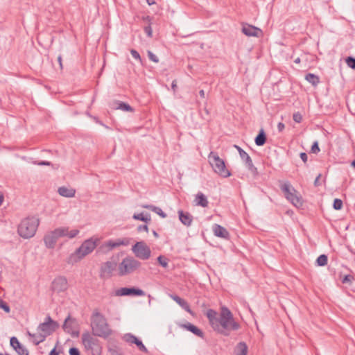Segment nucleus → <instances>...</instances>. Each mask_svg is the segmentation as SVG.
Returning <instances> with one entry per match:
<instances>
[{
  "instance_id": "obj_33",
  "label": "nucleus",
  "mask_w": 355,
  "mask_h": 355,
  "mask_svg": "<svg viewBox=\"0 0 355 355\" xmlns=\"http://www.w3.org/2000/svg\"><path fill=\"white\" fill-rule=\"evenodd\" d=\"M132 218L135 220H141L146 223H148L150 221V217L149 214H146L144 216L143 213L140 214H135L132 216Z\"/></svg>"
},
{
  "instance_id": "obj_38",
  "label": "nucleus",
  "mask_w": 355,
  "mask_h": 355,
  "mask_svg": "<svg viewBox=\"0 0 355 355\" xmlns=\"http://www.w3.org/2000/svg\"><path fill=\"white\" fill-rule=\"evenodd\" d=\"M347 66L355 69V58L353 57H347L345 60Z\"/></svg>"
},
{
  "instance_id": "obj_32",
  "label": "nucleus",
  "mask_w": 355,
  "mask_h": 355,
  "mask_svg": "<svg viewBox=\"0 0 355 355\" xmlns=\"http://www.w3.org/2000/svg\"><path fill=\"white\" fill-rule=\"evenodd\" d=\"M281 190L284 193L285 196H288L289 193L293 191L296 192V190L288 182L282 184L280 186Z\"/></svg>"
},
{
  "instance_id": "obj_9",
  "label": "nucleus",
  "mask_w": 355,
  "mask_h": 355,
  "mask_svg": "<svg viewBox=\"0 0 355 355\" xmlns=\"http://www.w3.org/2000/svg\"><path fill=\"white\" fill-rule=\"evenodd\" d=\"M132 250L135 256L141 260L148 259L151 254L150 248L144 241L137 242L132 246Z\"/></svg>"
},
{
  "instance_id": "obj_42",
  "label": "nucleus",
  "mask_w": 355,
  "mask_h": 355,
  "mask_svg": "<svg viewBox=\"0 0 355 355\" xmlns=\"http://www.w3.org/2000/svg\"><path fill=\"white\" fill-rule=\"evenodd\" d=\"M135 345L138 347V348L145 352V353H147L148 352V349L147 348L145 347V345L143 344V343L139 340V339L137 340V341L135 343Z\"/></svg>"
},
{
  "instance_id": "obj_53",
  "label": "nucleus",
  "mask_w": 355,
  "mask_h": 355,
  "mask_svg": "<svg viewBox=\"0 0 355 355\" xmlns=\"http://www.w3.org/2000/svg\"><path fill=\"white\" fill-rule=\"evenodd\" d=\"M285 128V125L283 123H279L277 125V129L279 132H282Z\"/></svg>"
},
{
  "instance_id": "obj_39",
  "label": "nucleus",
  "mask_w": 355,
  "mask_h": 355,
  "mask_svg": "<svg viewBox=\"0 0 355 355\" xmlns=\"http://www.w3.org/2000/svg\"><path fill=\"white\" fill-rule=\"evenodd\" d=\"M0 308L2 309L6 313H9L10 311V306L1 297H0Z\"/></svg>"
},
{
  "instance_id": "obj_59",
  "label": "nucleus",
  "mask_w": 355,
  "mask_h": 355,
  "mask_svg": "<svg viewBox=\"0 0 355 355\" xmlns=\"http://www.w3.org/2000/svg\"><path fill=\"white\" fill-rule=\"evenodd\" d=\"M146 2L149 5V6H151V5H153L155 3V0H146Z\"/></svg>"
},
{
  "instance_id": "obj_60",
  "label": "nucleus",
  "mask_w": 355,
  "mask_h": 355,
  "mask_svg": "<svg viewBox=\"0 0 355 355\" xmlns=\"http://www.w3.org/2000/svg\"><path fill=\"white\" fill-rule=\"evenodd\" d=\"M153 236L155 238H158L159 237V234H158V233L155 230H153Z\"/></svg>"
},
{
  "instance_id": "obj_11",
  "label": "nucleus",
  "mask_w": 355,
  "mask_h": 355,
  "mask_svg": "<svg viewBox=\"0 0 355 355\" xmlns=\"http://www.w3.org/2000/svg\"><path fill=\"white\" fill-rule=\"evenodd\" d=\"M51 288L58 293L64 292L68 288V282L65 277L59 276L54 279L51 284Z\"/></svg>"
},
{
  "instance_id": "obj_26",
  "label": "nucleus",
  "mask_w": 355,
  "mask_h": 355,
  "mask_svg": "<svg viewBox=\"0 0 355 355\" xmlns=\"http://www.w3.org/2000/svg\"><path fill=\"white\" fill-rule=\"evenodd\" d=\"M296 192L289 193L288 196H286V199L288 200L293 205L297 207L301 206L302 205L301 198H299L296 194Z\"/></svg>"
},
{
  "instance_id": "obj_44",
  "label": "nucleus",
  "mask_w": 355,
  "mask_h": 355,
  "mask_svg": "<svg viewBox=\"0 0 355 355\" xmlns=\"http://www.w3.org/2000/svg\"><path fill=\"white\" fill-rule=\"evenodd\" d=\"M130 53L132 55V56L137 60L139 62H142V60H141V58L139 55V53L135 49H131L130 50Z\"/></svg>"
},
{
  "instance_id": "obj_61",
  "label": "nucleus",
  "mask_w": 355,
  "mask_h": 355,
  "mask_svg": "<svg viewBox=\"0 0 355 355\" xmlns=\"http://www.w3.org/2000/svg\"><path fill=\"white\" fill-rule=\"evenodd\" d=\"M300 61H301V60H300V58H295V59L294 60V62H295V63H296V64H299V63H300Z\"/></svg>"
},
{
  "instance_id": "obj_48",
  "label": "nucleus",
  "mask_w": 355,
  "mask_h": 355,
  "mask_svg": "<svg viewBox=\"0 0 355 355\" xmlns=\"http://www.w3.org/2000/svg\"><path fill=\"white\" fill-rule=\"evenodd\" d=\"M69 354L70 355H80L79 349L76 347H71L69 350Z\"/></svg>"
},
{
  "instance_id": "obj_25",
  "label": "nucleus",
  "mask_w": 355,
  "mask_h": 355,
  "mask_svg": "<svg viewBox=\"0 0 355 355\" xmlns=\"http://www.w3.org/2000/svg\"><path fill=\"white\" fill-rule=\"evenodd\" d=\"M182 327L188 331L192 332L196 336H198L200 338H203L204 336V333L202 331L190 322H187V324H183Z\"/></svg>"
},
{
  "instance_id": "obj_52",
  "label": "nucleus",
  "mask_w": 355,
  "mask_h": 355,
  "mask_svg": "<svg viewBox=\"0 0 355 355\" xmlns=\"http://www.w3.org/2000/svg\"><path fill=\"white\" fill-rule=\"evenodd\" d=\"M320 177H321V174H319V175L316 177V178H315V181H314V185H315V187H318V186H319V185L320 184V182H319V180H320Z\"/></svg>"
},
{
  "instance_id": "obj_51",
  "label": "nucleus",
  "mask_w": 355,
  "mask_h": 355,
  "mask_svg": "<svg viewBox=\"0 0 355 355\" xmlns=\"http://www.w3.org/2000/svg\"><path fill=\"white\" fill-rule=\"evenodd\" d=\"M300 158L302 159V160L304 163H306V162H307L308 156H307L306 153H301L300 154Z\"/></svg>"
},
{
  "instance_id": "obj_7",
  "label": "nucleus",
  "mask_w": 355,
  "mask_h": 355,
  "mask_svg": "<svg viewBox=\"0 0 355 355\" xmlns=\"http://www.w3.org/2000/svg\"><path fill=\"white\" fill-rule=\"evenodd\" d=\"M141 266V263L132 257H126L118 266L120 276H125L134 272Z\"/></svg>"
},
{
  "instance_id": "obj_34",
  "label": "nucleus",
  "mask_w": 355,
  "mask_h": 355,
  "mask_svg": "<svg viewBox=\"0 0 355 355\" xmlns=\"http://www.w3.org/2000/svg\"><path fill=\"white\" fill-rule=\"evenodd\" d=\"M327 256L325 254H321L316 259V263L319 266H324L327 264Z\"/></svg>"
},
{
  "instance_id": "obj_62",
  "label": "nucleus",
  "mask_w": 355,
  "mask_h": 355,
  "mask_svg": "<svg viewBox=\"0 0 355 355\" xmlns=\"http://www.w3.org/2000/svg\"><path fill=\"white\" fill-rule=\"evenodd\" d=\"M3 200V195L0 193V205H1Z\"/></svg>"
},
{
  "instance_id": "obj_17",
  "label": "nucleus",
  "mask_w": 355,
  "mask_h": 355,
  "mask_svg": "<svg viewBox=\"0 0 355 355\" xmlns=\"http://www.w3.org/2000/svg\"><path fill=\"white\" fill-rule=\"evenodd\" d=\"M59 236L57 233H55V230L51 232L50 233L45 235L44 238L45 245L48 248H53L57 242V240L59 239Z\"/></svg>"
},
{
  "instance_id": "obj_1",
  "label": "nucleus",
  "mask_w": 355,
  "mask_h": 355,
  "mask_svg": "<svg viewBox=\"0 0 355 355\" xmlns=\"http://www.w3.org/2000/svg\"><path fill=\"white\" fill-rule=\"evenodd\" d=\"M209 322L212 329L218 334L229 336L231 331L240 329V324L236 322L232 313L226 306H222L219 315L214 309H208L206 313Z\"/></svg>"
},
{
  "instance_id": "obj_54",
  "label": "nucleus",
  "mask_w": 355,
  "mask_h": 355,
  "mask_svg": "<svg viewBox=\"0 0 355 355\" xmlns=\"http://www.w3.org/2000/svg\"><path fill=\"white\" fill-rule=\"evenodd\" d=\"M171 88L173 90V92L176 91V89H177V82H176L175 80L172 82Z\"/></svg>"
},
{
  "instance_id": "obj_22",
  "label": "nucleus",
  "mask_w": 355,
  "mask_h": 355,
  "mask_svg": "<svg viewBox=\"0 0 355 355\" xmlns=\"http://www.w3.org/2000/svg\"><path fill=\"white\" fill-rule=\"evenodd\" d=\"M179 219L182 224L189 227L193 221V216L189 212H184L182 210L178 211Z\"/></svg>"
},
{
  "instance_id": "obj_24",
  "label": "nucleus",
  "mask_w": 355,
  "mask_h": 355,
  "mask_svg": "<svg viewBox=\"0 0 355 355\" xmlns=\"http://www.w3.org/2000/svg\"><path fill=\"white\" fill-rule=\"evenodd\" d=\"M58 193L66 198H73L76 194V189L72 188H67L66 187H60L58 189Z\"/></svg>"
},
{
  "instance_id": "obj_8",
  "label": "nucleus",
  "mask_w": 355,
  "mask_h": 355,
  "mask_svg": "<svg viewBox=\"0 0 355 355\" xmlns=\"http://www.w3.org/2000/svg\"><path fill=\"white\" fill-rule=\"evenodd\" d=\"M58 327L59 324L48 315L45 318L44 322L39 324L37 331L46 337L52 334Z\"/></svg>"
},
{
  "instance_id": "obj_50",
  "label": "nucleus",
  "mask_w": 355,
  "mask_h": 355,
  "mask_svg": "<svg viewBox=\"0 0 355 355\" xmlns=\"http://www.w3.org/2000/svg\"><path fill=\"white\" fill-rule=\"evenodd\" d=\"M34 164L39 165V166H51V163L48 161L35 162Z\"/></svg>"
},
{
  "instance_id": "obj_10",
  "label": "nucleus",
  "mask_w": 355,
  "mask_h": 355,
  "mask_svg": "<svg viewBox=\"0 0 355 355\" xmlns=\"http://www.w3.org/2000/svg\"><path fill=\"white\" fill-rule=\"evenodd\" d=\"M62 328L65 332L71 335L72 337L79 336L78 324L75 318L69 315L64 320Z\"/></svg>"
},
{
  "instance_id": "obj_47",
  "label": "nucleus",
  "mask_w": 355,
  "mask_h": 355,
  "mask_svg": "<svg viewBox=\"0 0 355 355\" xmlns=\"http://www.w3.org/2000/svg\"><path fill=\"white\" fill-rule=\"evenodd\" d=\"M293 119L295 122L300 123L302 120V116L299 112H297L293 114Z\"/></svg>"
},
{
  "instance_id": "obj_41",
  "label": "nucleus",
  "mask_w": 355,
  "mask_h": 355,
  "mask_svg": "<svg viewBox=\"0 0 355 355\" xmlns=\"http://www.w3.org/2000/svg\"><path fill=\"white\" fill-rule=\"evenodd\" d=\"M147 53H148V58L151 61H153L155 63H157L159 62V59H158L157 56L155 55L151 51H148Z\"/></svg>"
},
{
  "instance_id": "obj_19",
  "label": "nucleus",
  "mask_w": 355,
  "mask_h": 355,
  "mask_svg": "<svg viewBox=\"0 0 355 355\" xmlns=\"http://www.w3.org/2000/svg\"><path fill=\"white\" fill-rule=\"evenodd\" d=\"M212 230L214 232V234L220 238L229 239L230 238V233L223 226L214 224L212 227Z\"/></svg>"
},
{
  "instance_id": "obj_21",
  "label": "nucleus",
  "mask_w": 355,
  "mask_h": 355,
  "mask_svg": "<svg viewBox=\"0 0 355 355\" xmlns=\"http://www.w3.org/2000/svg\"><path fill=\"white\" fill-rule=\"evenodd\" d=\"M171 299H173L177 304H178L184 310L190 314H193L191 309H190L189 304L188 302L176 295H171Z\"/></svg>"
},
{
  "instance_id": "obj_15",
  "label": "nucleus",
  "mask_w": 355,
  "mask_h": 355,
  "mask_svg": "<svg viewBox=\"0 0 355 355\" xmlns=\"http://www.w3.org/2000/svg\"><path fill=\"white\" fill-rule=\"evenodd\" d=\"M242 33L249 37H259L262 34V31L252 25L245 24L242 27Z\"/></svg>"
},
{
  "instance_id": "obj_27",
  "label": "nucleus",
  "mask_w": 355,
  "mask_h": 355,
  "mask_svg": "<svg viewBox=\"0 0 355 355\" xmlns=\"http://www.w3.org/2000/svg\"><path fill=\"white\" fill-rule=\"evenodd\" d=\"M257 146H261L266 144V135L263 129H261L254 139Z\"/></svg>"
},
{
  "instance_id": "obj_3",
  "label": "nucleus",
  "mask_w": 355,
  "mask_h": 355,
  "mask_svg": "<svg viewBox=\"0 0 355 355\" xmlns=\"http://www.w3.org/2000/svg\"><path fill=\"white\" fill-rule=\"evenodd\" d=\"M39 225V220L35 217H27L23 219L18 225L17 232L24 239L33 237Z\"/></svg>"
},
{
  "instance_id": "obj_18",
  "label": "nucleus",
  "mask_w": 355,
  "mask_h": 355,
  "mask_svg": "<svg viewBox=\"0 0 355 355\" xmlns=\"http://www.w3.org/2000/svg\"><path fill=\"white\" fill-rule=\"evenodd\" d=\"M55 233L58 234L59 237L67 236L69 239L74 238L79 233V230H73L69 231L68 227H60V228L55 229Z\"/></svg>"
},
{
  "instance_id": "obj_12",
  "label": "nucleus",
  "mask_w": 355,
  "mask_h": 355,
  "mask_svg": "<svg viewBox=\"0 0 355 355\" xmlns=\"http://www.w3.org/2000/svg\"><path fill=\"white\" fill-rule=\"evenodd\" d=\"M116 267L114 261H106L101 267L100 276L101 278H109Z\"/></svg>"
},
{
  "instance_id": "obj_37",
  "label": "nucleus",
  "mask_w": 355,
  "mask_h": 355,
  "mask_svg": "<svg viewBox=\"0 0 355 355\" xmlns=\"http://www.w3.org/2000/svg\"><path fill=\"white\" fill-rule=\"evenodd\" d=\"M343 201L340 199L336 198L334 200L333 207L336 210H340L343 208Z\"/></svg>"
},
{
  "instance_id": "obj_43",
  "label": "nucleus",
  "mask_w": 355,
  "mask_h": 355,
  "mask_svg": "<svg viewBox=\"0 0 355 355\" xmlns=\"http://www.w3.org/2000/svg\"><path fill=\"white\" fill-rule=\"evenodd\" d=\"M311 153L317 154L320 151V149L318 146V142L317 141H314L311 146Z\"/></svg>"
},
{
  "instance_id": "obj_35",
  "label": "nucleus",
  "mask_w": 355,
  "mask_h": 355,
  "mask_svg": "<svg viewBox=\"0 0 355 355\" xmlns=\"http://www.w3.org/2000/svg\"><path fill=\"white\" fill-rule=\"evenodd\" d=\"M117 109L126 112H133V108L130 105L124 102H119L118 103Z\"/></svg>"
},
{
  "instance_id": "obj_4",
  "label": "nucleus",
  "mask_w": 355,
  "mask_h": 355,
  "mask_svg": "<svg viewBox=\"0 0 355 355\" xmlns=\"http://www.w3.org/2000/svg\"><path fill=\"white\" fill-rule=\"evenodd\" d=\"M96 247V240L89 239L85 241L82 245L71 254L67 261L68 263H74L80 261L83 257L90 254Z\"/></svg>"
},
{
  "instance_id": "obj_20",
  "label": "nucleus",
  "mask_w": 355,
  "mask_h": 355,
  "mask_svg": "<svg viewBox=\"0 0 355 355\" xmlns=\"http://www.w3.org/2000/svg\"><path fill=\"white\" fill-rule=\"evenodd\" d=\"M130 243L129 239L124 238V239H118L116 241H108L105 243V246L108 248L109 250H112L115 248H117L121 245H128Z\"/></svg>"
},
{
  "instance_id": "obj_28",
  "label": "nucleus",
  "mask_w": 355,
  "mask_h": 355,
  "mask_svg": "<svg viewBox=\"0 0 355 355\" xmlns=\"http://www.w3.org/2000/svg\"><path fill=\"white\" fill-rule=\"evenodd\" d=\"M141 207L143 208L151 210L152 211L156 213L163 218L167 216V215L162 210V209L158 207L152 205H141Z\"/></svg>"
},
{
  "instance_id": "obj_49",
  "label": "nucleus",
  "mask_w": 355,
  "mask_h": 355,
  "mask_svg": "<svg viewBox=\"0 0 355 355\" xmlns=\"http://www.w3.org/2000/svg\"><path fill=\"white\" fill-rule=\"evenodd\" d=\"M137 231L138 232H142V231H144V232H148V225H139L137 227Z\"/></svg>"
},
{
  "instance_id": "obj_58",
  "label": "nucleus",
  "mask_w": 355,
  "mask_h": 355,
  "mask_svg": "<svg viewBox=\"0 0 355 355\" xmlns=\"http://www.w3.org/2000/svg\"><path fill=\"white\" fill-rule=\"evenodd\" d=\"M199 94H200V97L205 98V93L203 89H201L199 91Z\"/></svg>"
},
{
  "instance_id": "obj_30",
  "label": "nucleus",
  "mask_w": 355,
  "mask_h": 355,
  "mask_svg": "<svg viewBox=\"0 0 355 355\" xmlns=\"http://www.w3.org/2000/svg\"><path fill=\"white\" fill-rule=\"evenodd\" d=\"M236 350V355H247L248 346L244 342H241L237 345Z\"/></svg>"
},
{
  "instance_id": "obj_2",
  "label": "nucleus",
  "mask_w": 355,
  "mask_h": 355,
  "mask_svg": "<svg viewBox=\"0 0 355 355\" xmlns=\"http://www.w3.org/2000/svg\"><path fill=\"white\" fill-rule=\"evenodd\" d=\"M91 327L94 336L104 338L109 337L112 332L105 316L98 311L92 313Z\"/></svg>"
},
{
  "instance_id": "obj_6",
  "label": "nucleus",
  "mask_w": 355,
  "mask_h": 355,
  "mask_svg": "<svg viewBox=\"0 0 355 355\" xmlns=\"http://www.w3.org/2000/svg\"><path fill=\"white\" fill-rule=\"evenodd\" d=\"M82 343L86 352H90L92 355H101L102 346L100 340L92 335L89 332L83 333L81 336Z\"/></svg>"
},
{
  "instance_id": "obj_46",
  "label": "nucleus",
  "mask_w": 355,
  "mask_h": 355,
  "mask_svg": "<svg viewBox=\"0 0 355 355\" xmlns=\"http://www.w3.org/2000/svg\"><path fill=\"white\" fill-rule=\"evenodd\" d=\"M144 31L146 33V34L148 35V37H152L153 36V30H152V28L150 25L148 26H146L144 27Z\"/></svg>"
},
{
  "instance_id": "obj_36",
  "label": "nucleus",
  "mask_w": 355,
  "mask_h": 355,
  "mask_svg": "<svg viewBox=\"0 0 355 355\" xmlns=\"http://www.w3.org/2000/svg\"><path fill=\"white\" fill-rule=\"evenodd\" d=\"M123 339L127 343H131V344H135V343L137 341L138 338L135 336L134 335L131 334H126L123 336Z\"/></svg>"
},
{
  "instance_id": "obj_45",
  "label": "nucleus",
  "mask_w": 355,
  "mask_h": 355,
  "mask_svg": "<svg viewBox=\"0 0 355 355\" xmlns=\"http://www.w3.org/2000/svg\"><path fill=\"white\" fill-rule=\"evenodd\" d=\"M354 279V277L353 276L350 275H345L343 279H342V283L343 284H347V283H351L352 282V280Z\"/></svg>"
},
{
  "instance_id": "obj_5",
  "label": "nucleus",
  "mask_w": 355,
  "mask_h": 355,
  "mask_svg": "<svg viewBox=\"0 0 355 355\" xmlns=\"http://www.w3.org/2000/svg\"><path fill=\"white\" fill-rule=\"evenodd\" d=\"M208 161L214 173L222 178H228L231 175L230 171L227 168L225 163L217 153L210 152L208 155Z\"/></svg>"
},
{
  "instance_id": "obj_31",
  "label": "nucleus",
  "mask_w": 355,
  "mask_h": 355,
  "mask_svg": "<svg viewBox=\"0 0 355 355\" xmlns=\"http://www.w3.org/2000/svg\"><path fill=\"white\" fill-rule=\"evenodd\" d=\"M305 79L313 86H316L320 83L319 77L311 73L306 75Z\"/></svg>"
},
{
  "instance_id": "obj_23",
  "label": "nucleus",
  "mask_w": 355,
  "mask_h": 355,
  "mask_svg": "<svg viewBox=\"0 0 355 355\" xmlns=\"http://www.w3.org/2000/svg\"><path fill=\"white\" fill-rule=\"evenodd\" d=\"M194 202L196 205L200 206L202 207H207L209 204L207 197L202 192H198L196 195Z\"/></svg>"
},
{
  "instance_id": "obj_63",
  "label": "nucleus",
  "mask_w": 355,
  "mask_h": 355,
  "mask_svg": "<svg viewBox=\"0 0 355 355\" xmlns=\"http://www.w3.org/2000/svg\"><path fill=\"white\" fill-rule=\"evenodd\" d=\"M352 166L355 168V159L352 162Z\"/></svg>"
},
{
  "instance_id": "obj_16",
  "label": "nucleus",
  "mask_w": 355,
  "mask_h": 355,
  "mask_svg": "<svg viewBox=\"0 0 355 355\" xmlns=\"http://www.w3.org/2000/svg\"><path fill=\"white\" fill-rule=\"evenodd\" d=\"M10 345L19 355H28V349L19 342L16 337L13 336L10 338Z\"/></svg>"
},
{
  "instance_id": "obj_40",
  "label": "nucleus",
  "mask_w": 355,
  "mask_h": 355,
  "mask_svg": "<svg viewBox=\"0 0 355 355\" xmlns=\"http://www.w3.org/2000/svg\"><path fill=\"white\" fill-rule=\"evenodd\" d=\"M157 261L162 267L166 268L168 266V260L163 256H159L157 257Z\"/></svg>"
},
{
  "instance_id": "obj_55",
  "label": "nucleus",
  "mask_w": 355,
  "mask_h": 355,
  "mask_svg": "<svg viewBox=\"0 0 355 355\" xmlns=\"http://www.w3.org/2000/svg\"><path fill=\"white\" fill-rule=\"evenodd\" d=\"M234 147L238 150L239 153V155H241V153L243 152L244 153L245 150L243 149H242L240 146H239L238 145H234Z\"/></svg>"
},
{
  "instance_id": "obj_14",
  "label": "nucleus",
  "mask_w": 355,
  "mask_h": 355,
  "mask_svg": "<svg viewBox=\"0 0 355 355\" xmlns=\"http://www.w3.org/2000/svg\"><path fill=\"white\" fill-rule=\"evenodd\" d=\"M240 157L243 162L245 163V165L248 170L254 175H258V170L257 167L253 164L252 160L249 155L245 151L244 153L241 152Z\"/></svg>"
},
{
  "instance_id": "obj_29",
  "label": "nucleus",
  "mask_w": 355,
  "mask_h": 355,
  "mask_svg": "<svg viewBox=\"0 0 355 355\" xmlns=\"http://www.w3.org/2000/svg\"><path fill=\"white\" fill-rule=\"evenodd\" d=\"M28 335L33 338V343L37 345L40 343H42L45 338V335H43L41 332L38 331V334H31L29 331L28 332Z\"/></svg>"
},
{
  "instance_id": "obj_56",
  "label": "nucleus",
  "mask_w": 355,
  "mask_h": 355,
  "mask_svg": "<svg viewBox=\"0 0 355 355\" xmlns=\"http://www.w3.org/2000/svg\"><path fill=\"white\" fill-rule=\"evenodd\" d=\"M59 352L56 351V348L54 347L49 353V355H58Z\"/></svg>"
},
{
  "instance_id": "obj_57",
  "label": "nucleus",
  "mask_w": 355,
  "mask_h": 355,
  "mask_svg": "<svg viewBox=\"0 0 355 355\" xmlns=\"http://www.w3.org/2000/svg\"><path fill=\"white\" fill-rule=\"evenodd\" d=\"M58 61L59 62V64H60V69H62V56L61 55H59L58 57Z\"/></svg>"
},
{
  "instance_id": "obj_13",
  "label": "nucleus",
  "mask_w": 355,
  "mask_h": 355,
  "mask_svg": "<svg viewBox=\"0 0 355 355\" xmlns=\"http://www.w3.org/2000/svg\"><path fill=\"white\" fill-rule=\"evenodd\" d=\"M116 295L117 296H125V295H137V296H144L145 295V292L137 288H121L118 289L116 291Z\"/></svg>"
}]
</instances>
